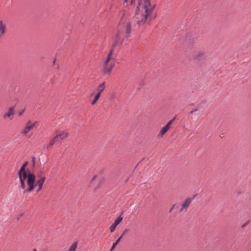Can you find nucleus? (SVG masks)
Returning a JSON list of instances; mask_svg holds the SVG:
<instances>
[{"instance_id":"nucleus-10","label":"nucleus","mask_w":251,"mask_h":251,"mask_svg":"<svg viewBox=\"0 0 251 251\" xmlns=\"http://www.w3.org/2000/svg\"><path fill=\"white\" fill-rule=\"evenodd\" d=\"M192 199L191 198L186 199L182 204V207L180 210V212L182 211L184 209H187L191 203Z\"/></svg>"},{"instance_id":"nucleus-4","label":"nucleus","mask_w":251,"mask_h":251,"mask_svg":"<svg viewBox=\"0 0 251 251\" xmlns=\"http://www.w3.org/2000/svg\"><path fill=\"white\" fill-rule=\"evenodd\" d=\"M115 58L113 56V49H111L103 60V68L104 73L110 74L115 66Z\"/></svg>"},{"instance_id":"nucleus-26","label":"nucleus","mask_w":251,"mask_h":251,"mask_svg":"<svg viewBox=\"0 0 251 251\" xmlns=\"http://www.w3.org/2000/svg\"><path fill=\"white\" fill-rule=\"evenodd\" d=\"M96 176H94L93 177V179H92V181H93V180L96 178Z\"/></svg>"},{"instance_id":"nucleus-21","label":"nucleus","mask_w":251,"mask_h":251,"mask_svg":"<svg viewBox=\"0 0 251 251\" xmlns=\"http://www.w3.org/2000/svg\"><path fill=\"white\" fill-rule=\"evenodd\" d=\"M115 97V95L114 94H111L110 95V97L109 98L110 100H112Z\"/></svg>"},{"instance_id":"nucleus-16","label":"nucleus","mask_w":251,"mask_h":251,"mask_svg":"<svg viewBox=\"0 0 251 251\" xmlns=\"http://www.w3.org/2000/svg\"><path fill=\"white\" fill-rule=\"evenodd\" d=\"M100 96L99 95V94H97L96 95V96H95L94 99L92 101L91 104L93 105H94L97 102V101L98 100Z\"/></svg>"},{"instance_id":"nucleus-19","label":"nucleus","mask_w":251,"mask_h":251,"mask_svg":"<svg viewBox=\"0 0 251 251\" xmlns=\"http://www.w3.org/2000/svg\"><path fill=\"white\" fill-rule=\"evenodd\" d=\"M117 245V243H114L110 251H112L115 248Z\"/></svg>"},{"instance_id":"nucleus-23","label":"nucleus","mask_w":251,"mask_h":251,"mask_svg":"<svg viewBox=\"0 0 251 251\" xmlns=\"http://www.w3.org/2000/svg\"><path fill=\"white\" fill-rule=\"evenodd\" d=\"M122 237V235H121V236H120V237L117 239V240L116 241V242H115V243H117V244H118V243L120 242V240L121 239Z\"/></svg>"},{"instance_id":"nucleus-1","label":"nucleus","mask_w":251,"mask_h":251,"mask_svg":"<svg viewBox=\"0 0 251 251\" xmlns=\"http://www.w3.org/2000/svg\"><path fill=\"white\" fill-rule=\"evenodd\" d=\"M155 5L152 3L151 0H144V3L141 6L134 16V20L139 25H143L151 21L150 15L152 13Z\"/></svg>"},{"instance_id":"nucleus-6","label":"nucleus","mask_w":251,"mask_h":251,"mask_svg":"<svg viewBox=\"0 0 251 251\" xmlns=\"http://www.w3.org/2000/svg\"><path fill=\"white\" fill-rule=\"evenodd\" d=\"M37 124V121H33L30 120H27L24 128L21 131V133L25 135H27Z\"/></svg>"},{"instance_id":"nucleus-27","label":"nucleus","mask_w":251,"mask_h":251,"mask_svg":"<svg viewBox=\"0 0 251 251\" xmlns=\"http://www.w3.org/2000/svg\"><path fill=\"white\" fill-rule=\"evenodd\" d=\"M32 251H37L36 249H34Z\"/></svg>"},{"instance_id":"nucleus-22","label":"nucleus","mask_w":251,"mask_h":251,"mask_svg":"<svg viewBox=\"0 0 251 251\" xmlns=\"http://www.w3.org/2000/svg\"><path fill=\"white\" fill-rule=\"evenodd\" d=\"M28 165V162L27 161H26L23 164V167H25V168H26V167L27 166V165Z\"/></svg>"},{"instance_id":"nucleus-28","label":"nucleus","mask_w":251,"mask_h":251,"mask_svg":"<svg viewBox=\"0 0 251 251\" xmlns=\"http://www.w3.org/2000/svg\"><path fill=\"white\" fill-rule=\"evenodd\" d=\"M42 251H48L47 250H43Z\"/></svg>"},{"instance_id":"nucleus-9","label":"nucleus","mask_w":251,"mask_h":251,"mask_svg":"<svg viewBox=\"0 0 251 251\" xmlns=\"http://www.w3.org/2000/svg\"><path fill=\"white\" fill-rule=\"evenodd\" d=\"M68 136V133L65 131H62L58 132L55 136L56 138L58 140H64Z\"/></svg>"},{"instance_id":"nucleus-7","label":"nucleus","mask_w":251,"mask_h":251,"mask_svg":"<svg viewBox=\"0 0 251 251\" xmlns=\"http://www.w3.org/2000/svg\"><path fill=\"white\" fill-rule=\"evenodd\" d=\"M175 118L176 117L171 119L165 126L161 129L160 132L158 135V137H162L168 131V130L171 128V126L173 124Z\"/></svg>"},{"instance_id":"nucleus-18","label":"nucleus","mask_w":251,"mask_h":251,"mask_svg":"<svg viewBox=\"0 0 251 251\" xmlns=\"http://www.w3.org/2000/svg\"><path fill=\"white\" fill-rule=\"evenodd\" d=\"M249 222H250L249 221H247L246 222H245L244 224H243L241 226V228H244L247 226V225H248L249 224Z\"/></svg>"},{"instance_id":"nucleus-2","label":"nucleus","mask_w":251,"mask_h":251,"mask_svg":"<svg viewBox=\"0 0 251 251\" xmlns=\"http://www.w3.org/2000/svg\"><path fill=\"white\" fill-rule=\"evenodd\" d=\"M37 177L38 179L36 181V176L33 173H29L28 180H27L26 181L27 187L25 185V188L23 189L24 190V193H30L36 187L37 188V192H39L42 189L43 184L46 179V177L42 175V172L40 175H37Z\"/></svg>"},{"instance_id":"nucleus-24","label":"nucleus","mask_w":251,"mask_h":251,"mask_svg":"<svg viewBox=\"0 0 251 251\" xmlns=\"http://www.w3.org/2000/svg\"><path fill=\"white\" fill-rule=\"evenodd\" d=\"M127 229H125V230L124 231V232H123V233H122V236H123V235L126 233V232H127Z\"/></svg>"},{"instance_id":"nucleus-5","label":"nucleus","mask_w":251,"mask_h":251,"mask_svg":"<svg viewBox=\"0 0 251 251\" xmlns=\"http://www.w3.org/2000/svg\"><path fill=\"white\" fill-rule=\"evenodd\" d=\"M29 173H27L25 171V168L23 166L20 168L18 172V175L19 177L20 187L22 189H25V180L26 178L28 180L29 176Z\"/></svg>"},{"instance_id":"nucleus-25","label":"nucleus","mask_w":251,"mask_h":251,"mask_svg":"<svg viewBox=\"0 0 251 251\" xmlns=\"http://www.w3.org/2000/svg\"><path fill=\"white\" fill-rule=\"evenodd\" d=\"M24 110H23L22 111H21L19 113V116H21L23 114V113H24Z\"/></svg>"},{"instance_id":"nucleus-20","label":"nucleus","mask_w":251,"mask_h":251,"mask_svg":"<svg viewBox=\"0 0 251 251\" xmlns=\"http://www.w3.org/2000/svg\"><path fill=\"white\" fill-rule=\"evenodd\" d=\"M32 164H33V166H34L35 163V157L34 156H33L32 157Z\"/></svg>"},{"instance_id":"nucleus-29","label":"nucleus","mask_w":251,"mask_h":251,"mask_svg":"<svg viewBox=\"0 0 251 251\" xmlns=\"http://www.w3.org/2000/svg\"><path fill=\"white\" fill-rule=\"evenodd\" d=\"M125 2H126L127 0H124Z\"/></svg>"},{"instance_id":"nucleus-17","label":"nucleus","mask_w":251,"mask_h":251,"mask_svg":"<svg viewBox=\"0 0 251 251\" xmlns=\"http://www.w3.org/2000/svg\"><path fill=\"white\" fill-rule=\"evenodd\" d=\"M58 141V139L56 138V137L55 136L53 138H52L50 142V146H52L55 143H56V142Z\"/></svg>"},{"instance_id":"nucleus-13","label":"nucleus","mask_w":251,"mask_h":251,"mask_svg":"<svg viewBox=\"0 0 251 251\" xmlns=\"http://www.w3.org/2000/svg\"><path fill=\"white\" fill-rule=\"evenodd\" d=\"M105 88V86L104 82L100 84L97 88V91H98L97 94H99V95L100 96L101 93L104 91Z\"/></svg>"},{"instance_id":"nucleus-15","label":"nucleus","mask_w":251,"mask_h":251,"mask_svg":"<svg viewBox=\"0 0 251 251\" xmlns=\"http://www.w3.org/2000/svg\"><path fill=\"white\" fill-rule=\"evenodd\" d=\"M77 246V242H75L71 245L68 249V251H75Z\"/></svg>"},{"instance_id":"nucleus-12","label":"nucleus","mask_w":251,"mask_h":251,"mask_svg":"<svg viewBox=\"0 0 251 251\" xmlns=\"http://www.w3.org/2000/svg\"><path fill=\"white\" fill-rule=\"evenodd\" d=\"M205 52L203 51H198L195 54L194 59L199 61L204 59Z\"/></svg>"},{"instance_id":"nucleus-11","label":"nucleus","mask_w":251,"mask_h":251,"mask_svg":"<svg viewBox=\"0 0 251 251\" xmlns=\"http://www.w3.org/2000/svg\"><path fill=\"white\" fill-rule=\"evenodd\" d=\"M14 109L13 107H11L3 115V117L4 119H6L7 118H10V119H12L11 116L14 115Z\"/></svg>"},{"instance_id":"nucleus-14","label":"nucleus","mask_w":251,"mask_h":251,"mask_svg":"<svg viewBox=\"0 0 251 251\" xmlns=\"http://www.w3.org/2000/svg\"><path fill=\"white\" fill-rule=\"evenodd\" d=\"M6 31V26L2 21H0V38L4 34Z\"/></svg>"},{"instance_id":"nucleus-8","label":"nucleus","mask_w":251,"mask_h":251,"mask_svg":"<svg viewBox=\"0 0 251 251\" xmlns=\"http://www.w3.org/2000/svg\"><path fill=\"white\" fill-rule=\"evenodd\" d=\"M123 218L121 216L115 220L114 223L109 227L111 232H113L115 230L116 227L121 222Z\"/></svg>"},{"instance_id":"nucleus-3","label":"nucleus","mask_w":251,"mask_h":251,"mask_svg":"<svg viewBox=\"0 0 251 251\" xmlns=\"http://www.w3.org/2000/svg\"><path fill=\"white\" fill-rule=\"evenodd\" d=\"M131 31V23L129 20H126L118 29L115 38L113 46L121 45L124 38L129 37Z\"/></svg>"}]
</instances>
